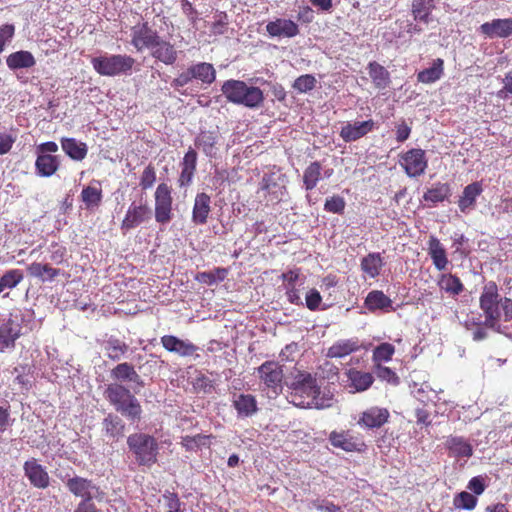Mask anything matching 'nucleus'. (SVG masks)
<instances>
[{"instance_id": "nucleus-52", "label": "nucleus", "mask_w": 512, "mask_h": 512, "mask_svg": "<svg viewBox=\"0 0 512 512\" xmlns=\"http://www.w3.org/2000/svg\"><path fill=\"white\" fill-rule=\"evenodd\" d=\"M411 388V394L420 402H426L430 400L429 394L432 393V389L429 388V386L425 383L423 384H417L413 383V385L410 386Z\"/></svg>"}, {"instance_id": "nucleus-15", "label": "nucleus", "mask_w": 512, "mask_h": 512, "mask_svg": "<svg viewBox=\"0 0 512 512\" xmlns=\"http://www.w3.org/2000/svg\"><path fill=\"white\" fill-rule=\"evenodd\" d=\"M162 346L171 353L180 357H189L195 354L198 347L189 340H182L173 335H164L161 337Z\"/></svg>"}, {"instance_id": "nucleus-35", "label": "nucleus", "mask_w": 512, "mask_h": 512, "mask_svg": "<svg viewBox=\"0 0 512 512\" xmlns=\"http://www.w3.org/2000/svg\"><path fill=\"white\" fill-rule=\"evenodd\" d=\"M434 8V0H413L412 13L415 20L428 24Z\"/></svg>"}, {"instance_id": "nucleus-63", "label": "nucleus", "mask_w": 512, "mask_h": 512, "mask_svg": "<svg viewBox=\"0 0 512 512\" xmlns=\"http://www.w3.org/2000/svg\"><path fill=\"white\" fill-rule=\"evenodd\" d=\"M226 26L227 15L225 13H221L219 19L213 23L211 31L215 35H221L225 33Z\"/></svg>"}, {"instance_id": "nucleus-57", "label": "nucleus", "mask_w": 512, "mask_h": 512, "mask_svg": "<svg viewBox=\"0 0 512 512\" xmlns=\"http://www.w3.org/2000/svg\"><path fill=\"white\" fill-rule=\"evenodd\" d=\"M192 80L193 77L191 75V70L189 67L186 71L180 73L175 79H173V81L171 82V86L174 89L179 90L180 88L186 86Z\"/></svg>"}, {"instance_id": "nucleus-19", "label": "nucleus", "mask_w": 512, "mask_h": 512, "mask_svg": "<svg viewBox=\"0 0 512 512\" xmlns=\"http://www.w3.org/2000/svg\"><path fill=\"white\" fill-rule=\"evenodd\" d=\"M20 333L21 327L16 321L11 318L2 321L0 323V352L13 348Z\"/></svg>"}, {"instance_id": "nucleus-17", "label": "nucleus", "mask_w": 512, "mask_h": 512, "mask_svg": "<svg viewBox=\"0 0 512 512\" xmlns=\"http://www.w3.org/2000/svg\"><path fill=\"white\" fill-rule=\"evenodd\" d=\"M374 125L375 123L373 120L354 123L348 122L341 128L340 137L345 142H354L371 132Z\"/></svg>"}, {"instance_id": "nucleus-6", "label": "nucleus", "mask_w": 512, "mask_h": 512, "mask_svg": "<svg viewBox=\"0 0 512 512\" xmlns=\"http://www.w3.org/2000/svg\"><path fill=\"white\" fill-rule=\"evenodd\" d=\"M92 66L97 73L103 76H115L127 74L131 71L135 60L128 55H101L91 60Z\"/></svg>"}, {"instance_id": "nucleus-42", "label": "nucleus", "mask_w": 512, "mask_h": 512, "mask_svg": "<svg viewBox=\"0 0 512 512\" xmlns=\"http://www.w3.org/2000/svg\"><path fill=\"white\" fill-rule=\"evenodd\" d=\"M438 284L441 289L453 296L459 295L464 290V285L459 277L453 274H442Z\"/></svg>"}, {"instance_id": "nucleus-12", "label": "nucleus", "mask_w": 512, "mask_h": 512, "mask_svg": "<svg viewBox=\"0 0 512 512\" xmlns=\"http://www.w3.org/2000/svg\"><path fill=\"white\" fill-rule=\"evenodd\" d=\"M131 37V43L137 51H142L145 48L151 50L160 38L157 32L152 30L147 23L134 26Z\"/></svg>"}, {"instance_id": "nucleus-54", "label": "nucleus", "mask_w": 512, "mask_h": 512, "mask_svg": "<svg viewBox=\"0 0 512 512\" xmlns=\"http://www.w3.org/2000/svg\"><path fill=\"white\" fill-rule=\"evenodd\" d=\"M324 209L331 213L342 214L345 209V201L340 196L326 199Z\"/></svg>"}, {"instance_id": "nucleus-9", "label": "nucleus", "mask_w": 512, "mask_h": 512, "mask_svg": "<svg viewBox=\"0 0 512 512\" xmlns=\"http://www.w3.org/2000/svg\"><path fill=\"white\" fill-rule=\"evenodd\" d=\"M172 219V195L170 187L161 183L155 191V220L167 224Z\"/></svg>"}, {"instance_id": "nucleus-62", "label": "nucleus", "mask_w": 512, "mask_h": 512, "mask_svg": "<svg viewBox=\"0 0 512 512\" xmlns=\"http://www.w3.org/2000/svg\"><path fill=\"white\" fill-rule=\"evenodd\" d=\"M24 369V367H15L12 373H16L14 382H16L20 386V389L28 390L30 387V381L27 378H25V376L22 374Z\"/></svg>"}, {"instance_id": "nucleus-41", "label": "nucleus", "mask_w": 512, "mask_h": 512, "mask_svg": "<svg viewBox=\"0 0 512 512\" xmlns=\"http://www.w3.org/2000/svg\"><path fill=\"white\" fill-rule=\"evenodd\" d=\"M451 195V189L447 183H437L424 193L423 199L433 204L442 202Z\"/></svg>"}, {"instance_id": "nucleus-59", "label": "nucleus", "mask_w": 512, "mask_h": 512, "mask_svg": "<svg viewBox=\"0 0 512 512\" xmlns=\"http://www.w3.org/2000/svg\"><path fill=\"white\" fill-rule=\"evenodd\" d=\"M15 28L11 24H6L0 28V53L4 50L7 41L14 36Z\"/></svg>"}, {"instance_id": "nucleus-45", "label": "nucleus", "mask_w": 512, "mask_h": 512, "mask_svg": "<svg viewBox=\"0 0 512 512\" xmlns=\"http://www.w3.org/2000/svg\"><path fill=\"white\" fill-rule=\"evenodd\" d=\"M321 176V164L317 161L312 162L304 171L303 182L306 190H312L316 187Z\"/></svg>"}, {"instance_id": "nucleus-37", "label": "nucleus", "mask_w": 512, "mask_h": 512, "mask_svg": "<svg viewBox=\"0 0 512 512\" xmlns=\"http://www.w3.org/2000/svg\"><path fill=\"white\" fill-rule=\"evenodd\" d=\"M482 188L478 182L471 183L464 188L463 195L460 197L458 205L462 212L471 208L476 197L481 193Z\"/></svg>"}, {"instance_id": "nucleus-60", "label": "nucleus", "mask_w": 512, "mask_h": 512, "mask_svg": "<svg viewBox=\"0 0 512 512\" xmlns=\"http://www.w3.org/2000/svg\"><path fill=\"white\" fill-rule=\"evenodd\" d=\"M376 373H377V376L382 380H385V381H387L389 383H393V384L398 383L397 375L388 367L379 365Z\"/></svg>"}, {"instance_id": "nucleus-25", "label": "nucleus", "mask_w": 512, "mask_h": 512, "mask_svg": "<svg viewBox=\"0 0 512 512\" xmlns=\"http://www.w3.org/2000/svg\"><path fill=\"white\" fill-rule=\"evenodd\" d=\"M367 69L369 77L377 89L384 90L389 87L391 83L390 73L384 66L372 61L368 64Z\"/></svg>"}, {"instance_id": "nucleus-32", "label": "nucleus", "mask_w": 512, "mask_h": 512, "mask_svg": "<svg viewBox=\"0 0 512 512\" xmlns=\"http://www.w3.org/2000/svg\"><path fill=\"white\" fill-rule=\"evenodd\" d=\"M445 446L455 457L472 456V447L463 437L449 436L445 441Z\"/></svg>"}, {"instance_id": "nucleus-22", "label": "nucleus", "mask_w": 512, "mask_h": 512, "mask_svg": "<svg viewBox=\"0 0 512 512\" xmlns=\"http://www.w3.org/2000/svg\"><path fill=\"white\" fill-rule=\"evenodd\" d=\"M210 203L211 198L206 193H199L196 195L192 211V221L195 224L203 225L207 222L211 211Z\"/></svg>"}, {"instance_id": "nucleus-58", "label": "nucleus", "mask_w": 512, "mask_h": 512, "mask_svg": "<svg viewBox=\"0 0 512 512\" xmlns=\"http://www.w3.org/2000/svg\"><path fill=\"white\" fill-rule=\"evenodd\" d=\"M165 505L168 509L167 512H183L181 510V502L175 493H168L164 495Z\"/></svg>"}, {"instance_id": "nucleus-16", "label": "nucleus", "mask_w": 512, "mask_h": 512, "mask_svg": "<svg viewBox=\"0 0 512 512\" xmlns=\"http://www.w3.org/2000/svg\"><path fill=\"white\" fill-rule=\"evenodd\" d=\"M151 217V210L146 204L132 203L122 221V229L130 230L141 223L147 221Z\"/></svg>"}, {"instance_id": "nucleus-46", "label": "nucleus", "mask_w": 512, "mask_h": 512, "mask_svg": "<svg viewBox=\"0 0 512 512\" xmlns=\"http://www.w3.org/2000/svg\"><path fill=\"white\" fill-rule=\"evenodd\" d=\"M81 198L87 208L96 207L102 200V191L97 187L87 186L82 190Z\"/></svg>"}, {"instance_id": "nucleus-36", "label": "nucleus", "mask_w": 512, "mask_h": 512, "mask_svg": "<svg viewBox=\"0 0 512 512\" xmlns=\"http://www.w3.org/2000/svg\"><path fill=\"white\" fill-rule=\"evenodd\" d=\"M358 349L357 341L354 340H340L334 343L327 351L329 358H342Z\"/></svg>"}, {"instance_id": "nucleus-20", "label": "nucleus", "mask_w": 512, "mask_h": 512, "mask_svg": "<svg viewBox=\"0 0 512 512\" xmlns=\"http://www.w3.org/2000/svg\"><path fill=\"white\" fill-rule=\"evenodd\" d=\"M388 418L389 411L386 408L374 406L362 413L358 424L369 429L380 428L388 421Z\"/></svg>"}, {"instance_id": "nucleus-40", "label": "nucleus", "mask_w": 512, "mask_h": 512, "mask_svg": "<svg viewBox=\"0 0 512 512\" xmlns=\"http://www.w3.org/2000/svg\"><path fill=\"white\" fill-rule=\"evenodd\" d=\"M216 135L210 131H204L196 138L195 145L209 157L216 155Z\"/></svg>"}, {"instance_id": "nucleus-50", "label": "nucleus", "mask_w": 512, "mask_h": 512, "mask_svg": "<svg viewBox=\"0 0 512 512\" xmlns=\"http://www.w3.org/2000/svg\"><path fill=\"white\" fill-rule=\"evenodd\" d=\"M227 270L218 268L214 272H203L200 273L197 279L205 284L212 285L218 281L224 280L226 277Z\"/></svg>"}, {"instance_id": "nucleus-2", "label": "nucleus", "mask_w": 512, "mask_h": 512, "mask_svg": "<svg viewBox=\"0 0 512 512\" xmlns=\"http://www.w3.org/2000/svg\"><path fill=\"white\" fill-rule=\"evenodd\" d=\"M290 402L301 408L322 409L327 405L319 399L321 388L315 376L308 372L298 371L290 384Z\"/></svg>"}, {"instance_id": "nucleus-14", "label": "nucleus", "mask_w": 512, "mask_h": 512, "mask_svg": "<svg viewBox=\"0 0 512 512\" xmlns=\"http://www.w3.org/2000/svg\"><path fill=\"white\" fill-rule=\"evenodd\" d=\"M479 30L487 38H508L512 36V18H498L483 23Z\"/></svg>"}, {"instance_id": "nucleus-64", "label": "nucleus", "mask_w": 512, "mask_h": 512, "mask_svg": "<svg viewBox=\"0 0 512 512\" xmlns=\"http://www.w3.org/2000/svg\"><path fill=\"white\" fill-rule=\"evenodd\" d=\"M410 132L411 128L404 121H402L397 125L396 140L398 142L406 141L410 136Z\"/></svg>"}, {"instance_id": "nucleus-44", "label": "nucleus", "mask_w": 512, "mask_h": 512, "mask_svg": "<svg viewBox=\"0 0 512 512\" xmlns=\"http://www.w3.org/2000/svg\"><path fill=\"white\" fill-rule=\"evenodd\" d=\"M329 441L332 446L340 448L347 452H352L357 449V445L352 440V437H350L347 433L344 432H331L329 436Z\"/></svg>"}, {"instance_id": "nucleus-49", "label": "nucleus", "mask_w": 512, "mask_h": 512, "mask_svg": "<svg viewBox=\"0 0 512 512\" xmlns=\"http://www.w3.org/2000/svg\"><path fill=\"white\" fill-rule=\"evenodd\" d=\"M395 348L390 343H382L373 351V359L377 362L391 360Z\"/></svg>"}, {"instance_id": "nucleus-24", "label": "nucleus", "mask_w": 512, "mask_h": 512, "mask_svg": "<svg viewBox=\"0 0 512 512\" xmlns=\"http://www.w3.org/2000/svg\"><path fill=\"white\" fill-rule=\"evenodd\" d=\"M428 254L437 270L443 271L446 269L449 263L446 250L439 239L434 236H431L428 241Z\"/></svg>"}, {"instance_id": "nucleus-56", "label": "nucleus", "mask_w": 512, "mask_h": 512, "mask_svg": "<svg viewBox=\"0 0 512 512\" xmlns=\"http://www.w3.org/2000/svg\"><path fill=\"white\" fill-rule=\"evenodd\" d=\"M322 297L318 290L311 289L307 292L305 297L306 306L309 310L315 311L319 308Z\"/></svg>"}, {"instance_id": "nucleus-53", "label": "nucleus", "mask_w": 512, "mask_h": 512, "mask_svg": "<svg viewBox=\"0 0 512 512\" xmlns=\"http://www.w3.org/2000/svg\"><path fill=\"white\" fill-rule=\"evenodd\" d=\"M9 405H0V434L7 431L14 424Z\"/></svg>"}, {"instance_id": "nucleus-21", "label": "nucleus", "mask_w": 512, "mask_h": 512, "mask_svg": "<svg viewBox=\"0 0 512 512\" xmlns=\"http://www.w3.org/2000/svg\"><path fill=\"white\" fill-rule=\"evenodd\" d=\"M151 55L166 65H172L177 60L178 52L170 42L159 38L151 49Z\"/></svg>"}, {"instance_id": "nucleus-31", "label": "nucleus", "mask_w": 512, "mask_h": 512, "mask_svg": "<svg viewBox=\"0 0 512 512\" xmlns=\"http://www.w3.org/2000/svg\"><path fill=\"white\" fill-rule=\"evenodd\" d=\"M347 377L350 382V386L354 388L356 392L367 390L374 381L371 373L362 372L356 369L348 370Z\"/></svg>"}, {"instance_id": "nucleus-10", "label": "nucleus", "mask_w": 512, "mask_h": 512, "mask_svg": "<svg viewBox=\"0 0 512 512\" xmlns=\"http://www.w3.org/2000/svg\"><path fill=\"white\" fill-rule=\"evenodd\" d=\"M400 165L409 177L422 175L427 168L425 151L422 149H411L407 151L401 156Z\"/></svg>"}, {"instance_id": "nucleus-51", "label": "nucleus", "mask_w": 512, "mask_h": 512, "mask_svg": "<svg viewBox=\"0 0 512 512\" xmlns=\"http://www.w3.org/2000/svg\"><path fill=\"white\" fill-rule=\"evenodd\" d=\"M315 85H316L315 77L310 74H306V75H302V76L298 77L295 80L293 87L298 92L305 93V92L312 90L315 87Z\"/></svg>"}, {"instance_id": "nucleus-61", "label": "nucleus", "mask_w": 512, "mask_h": 512, "mask_svg": "<svg viewBox=\"0 0 512 512\" xmlns=\"http://www.w3.org/2000/svg\"><path fill=\"white\" fill-rule=\"evenodd\" d=\"M205 436L196 435L194 437L186 436L182 440V445L186 450H194L204 444Z\"/></svg>"}, {"instance_id": "nucleus-47", "label": "nucleus", "mask_w": 512, "mask_h": 512, "mask_svg": "<svg viewBox=\"0 0 512 512\" xmlns=\"http://www.w3.org/2000/svg\"><path fill=\"white\" fill-rule=\"evenodd\" d=\"M24 276L21 270L12 269L8 270L1 278L0 281L4 289L15 288L22 280Z\"/></svg>"}, {"instance_id": "nucleus-5", "label": "nucleus", "mask_w": 512, "mask_h": 512, "mask_svg": "<svg viewBox=\"0 0 512 512\" xmlns=\"http://www.w3.org/2000/svg\"><path fill=\"white\" fill-rule=\"evenodd\" d=\"M127 445L139 465L150 467L156 463L159 445L153 436L133 433L127 437Z\"/></svg>"}, {"instance_id": "nucleus-23", "label": "nucleus", "mask_w": 512, "mask_h": 512, "mask_svg": "<svg viewBox=\"0 0 512 512\" xmlns=\"http://www.w3.org/2000/svg\"><path fill=\"white\" fill-rule=\"evenodd\" d=\"M27 272L31 277L37 278L41 282H52L61 274V270L53 268L47 263L33 262L27 267Z\"/></svg>"}, {"instance_id": "nucleus-27", "label": "nucleus", "mask_w": 512, "mask_h": 512, "mask_svg": "<svg viewBox=\"0 0 512 512\" xmlns=\"http://www.w3.org/2000/svg\"><path fill=\"white\" fill-rule=\"evenodd\" d=\"M59 164L57 156L38 154L35 162L36 172L41 177H50L58 170Z\"/></svg>"}, {"instance_id": "nucleus-13", "label": "nucleus", "mask_w": 512, "mask_h": 512, "mask_svg": "<svg viewBox=\"0 0 512 512\" xmlns=\"http://www.w3.org/2000/svg\"><path fill=\"white\" fill-rule=\"evenodd\" d=\"M23 470L30 484L34 487L45 489L49 486L50 478L48 472L35 458L27 460L23 465Z\"/></svg>"}, {"instance_id": "nucleus-3", "label": "nucleus", "mask_w": 512, "mask_h": 512, "mask_svg": "<svg viewBox=\"0 0 512 512\" xmlns=\"http://www.w3.org/2000/svg\"><path fill=\"white\" fill-rule=\"evenodd\" d=\"M105 399L115 411L130 423H138L142 418V406L131 390L121 383H110L104 390Z\"/></svg>"}, {"instance_id": "nucleus-38", "label": "nucleus", "mask_w": 512, "mask_h": 512, "mask_svg": "<svg viewBox=\"0 0 512 512\" xmlns=\"http://www.w3.org/2000/svg\"><path fill=\"white\" fill-rule=\"evenodd\" d=\"M104 349L109 359L119 361L128 351V345L114 337H110L106 342Z\"/></svg>"}, {"instance_id": "nucleus-7", "label": "nucleus", "mask_w": 512, "mask_h": 512, "mask_svg": "<svg viewBox=\"0 0 512 512\" xmlns=\"http://www.w3.org/2000/svg\"><path fill=\"white\" fill-rule=\"evenodd\" d=\"M60 479L65 484L70 493L76 497L82 498L81 502L90 503L92 499L101 498V491L99 487L87 478H83L77 475L70 476L66 474Z\"/></svg>"}, {"instance_id": "nucleus-1", "label": "nucleus", "mask_w": 512, "mask_h": 512, "mask_svg": "<svg viewBox=\"0 0 512 512\" xmlns=\"http://www.w3.org/2000/svg\"><path fill=\"white\" fill-rule=\"evenodd\" d=\"M480 307L485 314V325L501 330L499 322L512 320V300L500 298L497 286L493 282L485 285L480 297Z\"/></svg>"}, {"instance_id": "nucleus-4", "label": "nucleus", "mask_w": 512, "mask_h": 512, "mask_svg": "<svg viewBox=\"0 0 512 512\" xmlns=\"http://www.w3.org/2000/svg\"><path fill=\"white\" fill-rule=\"evenodd\" d=\"M221 91L229 102L252 109L260 107L264 101L263 92L259 87L249 86L241 80L225 81Z\"/></svg>"}, {"instance_id": "nucleus-48", "label": "nucleus", "mask_w": 512, "mask_h": 512, "mask_svg": "<svg viewBox=\"0 0 512 512\" xmlns=\"http://www.w3.org/2000/svg\"><path fill=\"white\" fill-rule=\"evenodd\" d=\"M477 504V498L469 492L463 491L454 498V506L466 510H472Z\"/></svg>"}, {"instance_id": "nucleus-30", "label": "nucleus", "mask_w": 512, "mask_h": 512, "mask_svg": "<svg viewBox=\"0 0 512 512\" xmlns=\"http://www.w3.org/2000/svg\"><path fill=\"white\" fill-rule=\"evenodd\" d=\"M6 63L11 70H17L31 68L35 65L36 61L31 52L21 50L10 54L6 59Z\"/></svg>"}, {"instance_id": "nucleus-34", "label": "nucleus", "mask_w": 512, "mask_h": 512, "mask_svg": "<svg viewBox=\"0 0 512 512\" xmlns=\"http://www.w3.org/2000/svg\"><path fill=\"white\" fill-rule=\"evenodd\" d=\"M193 79L202 81L205 84H211L216 77V72L212 64L201 62L190 66Z\"/></svg>"}, {"instance_id": "nucleus-26", "label": "nucleus", "mask_w": 512, "mask_h": 512, "mask_svg": "<svg viewBox=\"0 0 512 512\" xmlns=\"http://www.w3.org/2000/svg\"><path fill=\"white\" fill-rule=\"evenodd\" d=\"M61 147L63 151L73 160H83L88 152V147L85 143L76 140L75 138H62Z\"/></svg>"}, {"instance_id": "nucleus-33", "label": "nucleus", "mask_w": 512, "mask_h": 512, "mask_svg": "<svg viewBox=\"0 0 512 512\" xmlns=\"http://www.w3.org/2000/svg\"><path fill=\"white\" fill-rule=\"evenodd\" d=\"M365 305L370 311L387 310L392 308V301L382 291L374 290L368 293Z\"/></svg>"}, {"instance_id": "nucleus-11", "label": "nucleus", "mask_w": 512, "mask_h": 512, "mask_svg": "<svg viewBox=\"0 0 512 512\" xmlns=\"http://www.w3.org/2000/svg\"><path fill=\"white\" fill-rule=\"evenodd\" d=\"M110 376L116 383L129 382L135 386L132 387L135 393H138L144 387V381L134 369V366L128 362L119 363L110 372Z\"/></svg>"}, {"instance_id": "nucleus-39", "label": "nucleus", "mask_w": 512, "mask_h": 512, "mask_svg": "<svg viewBox=\"0 0 512 512\" xmlns=\"http://www.w3.org/2000/svg\"><path fill=\"white\" fill-rule=\"evenodd\" d=\"M443 74V60L438 58L433 61L432 66L420 71L417 79L422 83H433L441 78Z\"/></svg>"}, {"instance_id": "nucleus-29", "label": "nucleus", "mask_w": 512, "mask_h": 512, "mask_svg": "<svg viewBox=\"0 0 512 512\" xmlns=\"http://www.w3.org/2000/svg\"><path fill=\"white\" fill-rule=\"evenodd\" d=\"M360 266L366 275L370 278H376L384 266V261L380 253L373 252L362 258Z\"/></svg>"}, {"instance_id": "nucleus-55", "label": "nucleus", "mask_w": 512, "mask_h": 512, "mask_svg": "<svg viewBox=\"0 0 512 512\" xmlns=\"http://www.w3.org/2000/svg\"><path fill=\"white\" fill-rule=\"evenodd\" d=\"M156 181V172L154 167L148 165L144 168L143 173L140 177L139 185L143 190L151 188Z\"/></svg>"}, {"instance_id": "nucleus-18", "label": "nucleus", "mask_w": 512, "mask_h": 512, "mask_svg": "<svg viewBox=\"0 0 512 512\" xmlns=\"http://www.w3.org/2000/svg\"><path fill=\"white\" fill-rule=\"evenodd\" d=\"M266 31L272 37L292 38L299 33V27L292 20L278 18L267 23Z\"/></svg>"}, {"instance_id": "nucleus-43", "label": "nucleus", "mask_w": 512, "mask_h": 512, "mask_svg": "<svg viewBox=\"0 0 512 512\" xmlns=\"http://www.w3.org/2000/svg\"><path fill=\"white\" fill-rule=\"evenodd\" d=\"M102 424L106 435L113 438L121 436L125 429V424L122 419L112 413L108 414L104 418Z\"/></svg>"}, {"instance_id": "nucleus-8", "label": "nucleus", "mask_w": 512, "mask_h": 512, "mask_svg": "<svg viewBox=\"0 0 512 512\" xmlns=\"http://www.w3.org/2000/svg\"><path fill=\"white\" fill-rule=\"evenodd\" d=\"M257 373L266 388L271 390L275 395H278L282 391L284 374L282 366L278 362H264L257 368Z\"/></svg>"}, {"instance_id": "nucleus-28", "label": "nucleus", "mask_w": 512, "mask_h": 512, "mask_svg": "<svg viewBox=\"0 0 512 512\" xmlns=\"http://www.w3.org/2000/svg\"><path fill=\"white\" fill-rule=\"evenodd\" d=\"M233 406L240 417H249L258 410L257 401L251 394H240L233 400Z\"/></svg>"}]
</instances>
